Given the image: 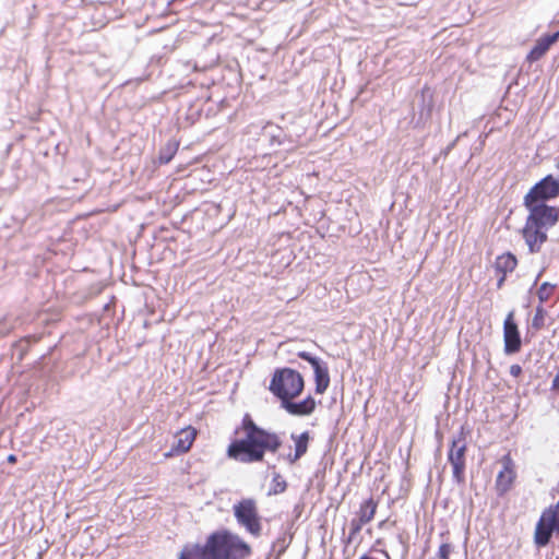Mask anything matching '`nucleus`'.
Returning a JSON list of instances; mask_svg holds the SVG:
<instances>
[{"mask_svg":"<svg viewBox=\"0 0 559 559\" xmlns=\"http://www.w3.org/2000/svg\"><path fill=\"white\" fill-rule=\"evenodd\" d=\"M465 452L466 441L463 432L461 431L457 437L452 439L448 453V461L451 463L453 468V478L457 483H462L464 480Z\"/></svg>","mask_w":559,"mask_h":559,"instance_id":"nucleus-7","label":"nucleus"},{"mask_svg":"<svg viewBox=\"0 0 559 559\" xmlns=\"http://www.w3.org/2000/svg\"><path fill=\"white\" fill-rule=\"evenodd\" d=\"M365 524L366 523L361 522V520L359 518L358 519H353L352 522H350L352 534L358 533Z\"/></svg>","mask_w":559,"mask_h":559,"instance_id":"nucleus-24","label":"nucleus"},{"mask_svg":"<svg viewBox=\"0 0 559 559\" xmlns=\"http://www.w3.org/2000/svg\"><path fill=\"white\" fill-rule=\"evenodd\" d=\"M313 371L316 381V392L318 394H323L330 384L329 369L326 366L319 364L318 366L313 367Z\"/></svg>","mask_w":559,"mask_h":559,"instance_id":"nucleus-16","label":"nucleus"},{"mask_svg":"<svg viewBox=\"0 0 559 559\" xmlns=\"http://www.w3.org/2000/svg\"><path fill=\"white\" fill-rule=\"evenodd\" d=\"M382 554H383L388 559H390V556H389V554H388L386 551L382 550Z\"/></svg>","mask_w":559,"mask_h":559,"instance_id":"nucleus-29","label":"nucleus"},{"mask_svg":"<svg viewBox=\"0 0 559 559\" xmlns=\"http://www.w3.org/2000/svg\"><path fill=\"white\" fill-rule=\"evenodd\" d=\"M8 462H9V463H12V464H13V463H15V462H16V456H15L14 454H10V455L8 456Z\"/></svg>","mask_w":559,"mask_h":559,"instance_id":"nucleus-28","label":"nucleus"},{"mask_svg":"<svg viewBox=\"0 0 559 559\" xmlns=\"http://www.w3.org/2000/svg\"><path fill=\"white\" fill-rule=\"evenodd\" d=\"M376 509L377 503L372 498H370L360 506L358 518L361 520V522H365L367 524L373 519Z\"/></svg>","mask_w":559,"mask_h":559,"instance_id":"nucleus-18","label":"nucleus"},{"mask_svg":"<svg viewBox=\"0 0 559 559\" xmlns=\"http://www.w3.org/2000/svg\"><path fill=\"white\" fill-rule=\"evenodd\" d=\"M516 264V258L512 253L508 252L496 259L495 267L498 273L508 274L514 271Z\"/></svg>","mask_w":559,"mask_h":559,"instance_id":"nucleus-17","label":"nucleus"},{"mask_svg":"<svg viewBox=\"0 0 559 559\" xmlns=\"http://www.w3.org/2000/svg\"><path fill=\"white\" fill-rule=\"evenodd\" d=\"M555 287H556V285L550 284L548 282H545L540 285V287L537 292V296H538L540 304H544L549 300V298L551 297V295L554 293Z\"/></svg>","mask_w":559,"mask_h":559,"instance_id":"nucleus-20","label":"nucleus"},{"mask_svg":"<svg viewBox=\"0 0 559 559\" xmlns=\"http://www.w3.org/2000/svg\"><path fill=\"white\" fill-rule=\"evenodd\" d=\"M545 317H546V311L543 308V306L540 305L536 308L535 316L532 320V326L536 330L542 329L545 324Z\"/></svg>","mask_w":559,"mask_h":559,"instance_id":"nucleus-21","label":"nucleus"},{"mask_svg":"<svg viewBox=\"0 0 559 559\" xmlns=\"http://www.w3.org/2000/svg\"><path fill=\"white\" fill-rule=\"evenodd\" d=\"M452 552V546L450 544H442L439 547L438 556L440 559H449L450 554Z\"/></svg>","mask_w":559,"mask_h":559,"instance_id":"nucleus-23","label":"nucleus"},{"mask_svg":"<svg viewBox=\"0 0 559 559\" xmlns=\"http://www.w3.org/2000/svg\"><path fill=\"white\" fill-rule=\"evenodd\" d=\"M559 39V31L552 35H547L539 38L533 49L527 55V60L531 62L539 60L550 48L552 44H555Z\"/></svg>","mask_w":559,"mask_h":559,"instance_id":"nucleus-14","label":"nucleus"},{"mask_svg":"<svg viewBox=\"0 0 559 559\" xmlns=\"http://www.w3.org/2000/svg\"><path fill=\"white\" fill-rule=\"evenodd\" d=\"M195 436L197 431L191 427L181 429L180 432L176 436L174 450L181 453L189 451L195 439Z\"/></svg>","mask_w":559,"mask_h":559,"instance_id":"nucleus-15","label":"nucleus"},{"mask_svg":"<svg viewBox=\"0 0 559 559\" xmlns=\"http://www.w3.org/2000/svg\"><path fill=\"white\" fill-rule=\"evenodd\" d=\"M555 532L559 533V501L543 511L534 532L535 545L547 546Z\"/></svg>","mask_w":559,"mask_h":559,"instance_id":"nucleus-4","label":"nucleus"},{"mask_svg":"<svg viewBox=\"0 0 559 559\" xmlns=\"http://www.w3.org/2000/svg\"><path fill=\"white\" fill-rule=\"evenodd\" d=\"M530 211V215L526 221L533 225L545 229L546 231L555 226L559 218V210L552 206H548L545 203L532 202L530 205H525Z\"/></svg>","mask_w":559,"mask_h":559,"instance_id":"nucleus-6","label":"nucleus"},{"mask_svg":"<svg viewBox=\"0 0 559 559\" xmlns=\"http://www.w3.org/2000/svg\"><path fill=\"white\" fill-rule=\"evenodd\" d=\"M558 193L559 181L551 176H547L527 192L524 198V205H530L532 202L545 203L546 200L557 197Z\"/></svg>","mask_w":559,"mask_h":559,"instance_id":"nucleus-8","label":"nucleus"},{"mask_svg":"<svg viewBox=\"0 0 559 559\" xmlns=\"http://www.w3.org/2000/svg\"><path fill=\"white\" fill-rule=\"evenodd\" d=\"M551 389L559 391V367H558V371H557L556 376L552 379Z\"/></svg>","mask_w":559,"mask_h":559,"instance_id":"nucleus-26","label":"nucleus"},{"mask_svg":"<svg viewBox=\"0 0 559 559\" xmlns=\"http://www.w3.org/2000/svg\"><path fill=\"white\" fill-rule=\"evenodd\" d=\"M513 311L509 312L503 322V340L506 354H514L521 348V337Z\"/></svg>","mask_w":559,"mask_h":559,"instance_id":"nucleus-9","label":"nucleus"},{"mask_svg":"<svg viewBox=\"0 0 559 559\" xmlns=\"http://www.w3.org/2000/svg\"><path fill=\"white\" fill-rule=\"evenodd\" d=\"M522 373V367L520 365H511L510 374L514 378L519 377Z\"/></svg>","mask_w":559,"mask_h":559,"instance_id":"nucleus-25","label":"nucleus"},{"mask_svg":"<svg viewBox=\"0 0 559 559\" xmlns=\"http://www.w3.org/2000/svg\"><path fill=\"white\" fill-rule=\"evenodd\" d=\"M506 276H507V274H501V276H500V278L498 280V283H497V287L498 288L502 287V285H503V283L506 281Z\"/></svg>","mask_w":559,"mask_h":559,"instance_id":"nucleus-27","label":"nucleus"},{"mask_svg":"<svg viewBox=\"0 0 559 559\" xmlns=\"http://www.w3.org/2000/svg\"><path fill=\"white\" fill-rule=\"evenodd\" d=\"M250 554L251 548L245 540L223 530L211 534L203 546H186L179 559H246Z\"/></svg>","mask_w":559,"mask_h":559,"instance_id":"nucleus-2","label":"nucleus"},{"mask_svg":"<svg viewBox=\"0 0 559 559\" xmlns=\"http://www.w3.org/2000/svg\"><path fill=\"white\" fill-rule=\"evenodd\" d=\"M502 469L498 473L496 479V490L499 496L504 495L511 489L516 477L514 463L509 454L501 459Z\"/></svg>","mask_w":559,"mask_h":559,"instance_id":"nucleus-10","label":"nucleus"},{"mask_svg":"<svg viewBox=\"0 0 559 559\" xmlns=\"http://www.w3.org/2000/svg\"><path fill=\"white\" fill-rule=\"evenodd\" d=\"M298 357H300L301 359H305L307 361L310 362V365L313 367L318 366L319 364H321L320 359L317 358V357H313L311 356L309 353L307 352H299L298 354Z\"/></svg>","mask_w":559,"mask_h":559,"instance_id":"nucleus-22","label":"nucleus"},{"mask_svg":"<svg viewBox=\"0 0 559 559\" xmlns=\"http://www.w3.org/2000/svg\"><path fill=\"white\" fill-rule=\"evenodd\" d=\"M242 429L246 437L229 444L227 449L229 459L241 463L261 462L265 451L276 452L282 445L278 435L260 428L249 415H246L242 420Z\"/></svg>","mask_w":559,"mask_h":559,"instance_id":"nucleus-1","label":"nucleus"},{"mask_svg":"<svg viewBox=\"0 0 559 559\" xmlns=\"http://www.w3.org/2000/svg\"><path fill=\"white\" fill-rule=\"evenodd\" d=\"M178 150V143L176 142H168L166 146L162 150L159 159L162 163L167 164L170 162L173 156Z\"/></svg>","mask_w":559,"mask_h":559,"instance_id":"nucleus-19","label":"nucleus"},{"mask_svg":"<svg viewBox=\"0 0 559 559\" xmlns=\"http://www.w3.org/2000/svg\"><path fill=\"white\" fill-rule=\"evenodd\" d=\"M304 378L301 374L290 368L278 369L274 372L270 391L281 400V404L285 400H294L304 390Z\"/></svg>","mask_w":559,"mask_h":559,"instance_id":"nucleus-3","label":"nucleus"},{"mask_svg":"<svg viewBox=\"0 0 559 559\" xmlns=\"http://www.w3.org/2000/svg\"><path fill=\"white\" fill-rule=\"evenodd\" d=\"M281 406L293 416H309L314 412L317 403L312 396H307L301 402L285 400Z\"/></svg>","mask_w":559,"mask_h":559,"instance_id":"nucleus-12","label":"nucleus"},{"mask_svg":"<svg viewBox=\"0 0 559 559\" xmlns=\"http://www.w3.org/2000/svg\"><path fill=\"white\" fill-rule=\"evenodd\" d=\"M234 514L237 522L243 526L247 532L255 537L261 535L262 525L254 500L243 499L235 504Z\"/></svg>","mask_w":559,"mask_h":559,"instance_id":"nucleus-5","label":"nucleus"},{"mask_svg":"<svg viewBox=\"0 0 559 559\" xmlns=\"http://www.w3.org/2000/svg\"><path fill=\"white\" fill-rule=\"evenodd\" d=\"M523 237L528 247L530 252H538L543 243L547 240V233L545 229L533 225L526 221L523 228Z\"/></svg>","mask_w":559,"mask_h":559,"instance_id":"nucleus-11","label":"nucleus"},{"mask_svg":"<svg viewBox=\"0 0 559 559\" xmlns=\"http://www.w3.org/2000/svg\"><path fill=\"white\" fill-rule=\"evenodd\" d=\"M290 439L295 443V452L287 454L285 459L289 464H294L307 453L310 433L309 431H304L300 435L292 433Z\"/></svg>","mask_w":559,"mask_h":559,"instance_id":"nucleus-13","label":"nucleus"}]
</instances>
